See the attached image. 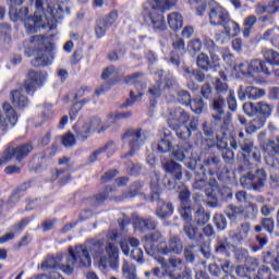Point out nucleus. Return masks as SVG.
<instances>
[{
  "label": "nucleus",
  "instance_id": "f257e3e1",
  "mask_svg": "<svg viewBox=\"0 0 279 279\" xmlns=\"http://www.w3.org/2000/svg\"><path fill=\"white\" fill-rule=\"evenodd\" d=\"M9 5V16L13 23H19L21 21L24 23V27H26L27 34H36L40 27L43 29H56L58 25H56V15H53V10L49 8V4H46L48 10L47 12L38 13V11L34 12V15L29 14V8L22 7L20 9L19 5H23V0H7Z\"/></svg>",
  "mask_w": 279,
  "mask_h": 279
},
{
  "label": "nucleus",
  "instance_id": "f03ea898",
  "mask_svg": "<svg viewBox=\"0 0 279 279\" xmlns=\"http://www.w3.org/2000/svg\"><path fill=\"white\" fill-rule=\"evenodd\" d=\"M88 250L90 253H88ZM105 250L109 256L110 267L117 269L119 267V247L112 242H109L106 246L101 240H90L85 245L76 246L75 251H71V258L77 267H90V254L99 258L104 255Z\"/></svg>",
  "mask_w": 279,
  "mask_h": 279
},
{
  "label": "nucleus",
  "instance_id": "7ed1b4c3",
  "mask_svg": "<svg viewBox=\"0 0 279 279\" xmlns=\"http://www.w3.org/2000/svg\"><path fill=\"white\" fill-rule=\"evenodd\" d=\"M264 60L253 59L248 63H241L240 71L242 75H274V68L279 66V52L274 49H263Z\"/></svg>",
  "mask_w": 279,
  "mask_h": 279
},
{
  "label": "nucleus",
  "instance_id": "20e7f679",
  "mask_svg": "<svg viewBox=\"0 0 279 279\" xmlns=\"http://www.w3.org/2000/svg\"><path fill=\"white\" fill-rule=\"evenodd\" d=\"M179 215H181V219L185 222L183 225V232L190 241H197V231L199 229L193 223V201H191V190L189 187H184L179 192Z\"/></svg>",
  "mask_w": 279,
  "mask_h": 279
},
{
  "label": "nucleus",
  "instance_id": "39448f33",
  "mask_svg": "<svg viewBox=\"0 0 279 279\" xmlns=\"http://www.w3.org/2000/svg\"><path fill=\"white\" fill-rule=\"evenodd\" d=\"M122 141L128 143L130 150L122 158L135 156L147 141V134L141 128H130L122 135Z\"/></svg>",
  "mask_w": 279,
  "mask_h": 279
},
{
  "label": "nucleus",
  "instance_id": "423d86ee",
  "mask_svg": "<svg viewBox=\"0 0 279 279\" xmlns=\"http://www.w3.org/2000/svg\"><path fill=\"white\" fill-rule=\"evenodd\" d=\"M145 80V73L143 72H135L131 75H128L124 77L125 84L129 86H136L137 94H135L134 90L130 92V97L126 99V101L122 105V108H130L136 104V101H141L143 99V96L145 95L143 90L147 88V85L143 82Z\"/></svg>",
  "mask_w": 279,
  "mask_h": 279
},
{
  "label": "nucleus",
  "instance_id": "0eeeda50",
  "mask_svg": "<svg viewBox=\"0 0 279 279\" xmlns=\"http://www.w3.org/2000/svg\"><path fill=\"white\" fill-rule=\"evenodd\" d=\"M99 125H101L100 118L92 117L88 120L80 119L76 124L72 126L75 134H71V146L73 147V145H75V138L86 141L88 134L97 132Z\"/></svg>",
  "mask_w": 279,
  "mask_h": 279
},
{
  "label": "nucleus",
  "instance_id": "6e6552de",
  "mask_svg": "<svg viewBox=\"0 0 279 279\" xmlns=\"http://www.w3.org/2000/svg\"><path fill=\"white\" fill-rule=\"evenodd\" d=\"M267 183V171L260 168L255 173L246 172L240 178V184L247 191H260Z\"/></svg>",
  "mask_w": 279,
  "mask_h": 279
},
{
  "label": "nucleus",
  "instance_id": "1a4fd4ad",
  "mask_svg": "<svg viewBox=\"0 0 279 279\" xmlns=\"http://www.w3.org/2000/svg\"><path fill=\"white\" fill-rule=\"evenodd\" d=\"M34 150L32 144H22L17 147H9L4 150L3 156L0 158V165H5V162H21L24 158H27L29 154Z\"/></svg>",
  "mask_w": 279,
  "mask_h": 279
},
{
  "label": "nucleus",
  "instance_id": "9d476101",
  "mask_svg": "<svg viewBox=\"0 0 279 279\" xmlns=\"http://www.w3.org/2000/svg\"><path fill=\"white\" fill-rule=\"evenodd\" d=\"M243 112H245L247 117H262L263 119H269V117H271V112H274V105H269L266 101H259L257 104L245 102L243 105Z\"/></svg>",
  "mask_w": 279,
  "mask_h": 279
},
{
  "label": "nucleus",
  "instance_id": "9b49d317",
  "mask_svg": "<svg viewBox=\"0 0 279 279\" xmlns=\"http://www.w3.org/2000/svg\"><path fill=\"white\" fill-rule=\"evenodd\" d=\"M47 80V73L41 71L29 70L27 73V78L22 85V90H25L27 95H34L36 88H40L45 81Z\"/></svg>",
  "mask_w": 279,
  "mask_h": 279
},
{
  "label": "nucleus",
  "instance_id": "f8f14e48",
  "mask_svg": "<svg viewBox=\"0 0 279 279\" xmlns=\"http://www.w3.org/2000/svg\"><path fill=\"white\" fill-rule=\"evenodd\" d=\"M150 202H157L155 215L158 219L167 221V219L173 217V213L175 210L173 203L160 198V193L151 194Z\"/></svg>",
  "mask_w": 279,
  "mask_h": 279
},
{
  "label": "nucleus",
  "instance_id": "ddd939ff",
  "mask_svg": "<svg viewBox=\"0 0 279 279\" xmlns=\"http://www.w3.org/2000/svg\"><path fill=\"white\" fill-rule=\"evenodd\" d=\"M2 110H0V130L1 132H8V129L14 128L16 121H19V116L10 102H4L2 105Z\"/></svg>",
  "mask_w": 279,
  "mask_h": 279
},
{
  "label": "nucleus",
  "instance_id": "4468645a",
  "mask_svg": "<svg viewBox=\"0 0 279 279\" xmlns=\"http://www.w3.org/2000/svg\"><path fill=\"white\" fill-rule=\"evenodd\" d=\"M53 51H56V45L49 44L44 50H38L36 58L31 61L32 66H49L53 62Z\"/></svg>",
  "mask_w": 279,
  "mask_h": 279
},
{
  "label": "nucleus",
  "instance_id": "2eb2a0df",
  "mask_svg": "<svg viewBox=\"0 0 279 279\" xmlns=\"http://www.w3.org/2000/svg\"><path fill=\"white\" fill-rule=\"evenodd\" d=\"M189 119H191L189 112H186V110H184L183 108L179 107L170 110L167 121L171 130H180V128H182L184 123H189Z\"/></svg>",
  "mask_w": 279,
  "mask_h": 279
},
{
  "label": "nucleus",
  "instance_id": "dca6fc26",
  "mask_svg": "<svg viewBox=\"0 0 279 279\" xmlns=\"http://www.w3.org/2000/svg\"><path fill=\"white\" fill-rule=\"evenodd\" d=\"M145 244H144V250L148 256H153L155 260H158L160 256H158L161 252V247L154 243H158L160 239H162V233L160 231H155L150 234L145 235Z\"/></svg>",
  "mask_w": 279,
  "mask_h": 279
},
{
  "label": "nucleus",
  "instance_id": "f3484780",
  "mask_svg": "<svg viewBox=\"0 0 279 279\" xmlns=\"http://www.w3.org/2000/svg\"><path fill=\"white\" fill-rule=\"evenodd\" d=\"M132 223L135 230L140 232H147L158 228V220L154 217L143 218L136 214L132 215Z\"/></svg>",
  "mask_w": 279,
  "mask_h": 279
},
{
  "label": "nucleus",
  "instance_id": "a211bd4d",
  "mask_svg": "<svg viewBox=\"0 0 279 279\" xmlns=\"http://www.w3.org/2000/svg\"><path fill=\"white\" fill-rule=\"evenodd\" d=\"M238 98L240 101H246L251 99L252 101H256V99H260V97H265V89H260L254 86H242L240 85L236 92Z\"/></svg>",
  "mask_w": 279,
  "mask_h": 279
},
{
  "label": "nucleus",
  "instance_id": "6ab92c4d",
  "mask_svg": "<svg viewBox=\"0 0 279 279\" xmlns=\"http://www.w3.org/2000/svg\"><path fill=\"white\" fill-rule=\"evenodd\" d=\"M161 169H163L166 175H170L172 180H182V165L178 163L173 159L161 158Z\"/></svg>",
  "mask_w": 279,
  "mask_h": 279
},
{
  "label": "nucleus",
  "instance_id": "aec40b11",
  "mask_svg": "<svg viewBox=\"0 0 279 279\" xmlns=\"http://www.w3.org/2000/svg\"><path fill=\"white\" fill-rule=\"evenodd\" d=\"M221 165L223 162L221 161V156H219L216 153H206L204 160H203V167L206 169L209 173V175H215V173H218L219 170L221 169Z\"/></svg>",
  "mask_w": 279,
  "mask_h": 279
},
{
  "label": "nucleus",
  "instance_id": "412c9836",
  "mask_svg": "<svg viewBox=\"0 0 279 279\" xmlns=\"http://www.w3.org/2000/svg\"><path fill=\"white\" fill-rule=\"evenodd\" d=\"M184 252V243L178 235H171L166 246L161 247L160 254H182Z\"/></svg>",
  "mask_w": 279,
  "mask_h": 279
},
{
  "label": "nucleus",
  "instance_id": "4be33fe9",
  "mask_svg": "<svg viewBox=\"0 0 279 279\" xmlns=\"http://www.w3.org/2000/svg\"><path fill=\"white\" fill-rule=\"evenodd\" d=\"M251 226L250 222H243L238 228V231H230L229 238L234 245H243L244 241H247L250 234Z\"/></svg>",
  "mask_w": 279,
  "mask_h": 279
},
{
  "label": "nucleus",
  "instance_id": "5701e85b",
  "mask_svg": "<svg viewBox=\"0 0 279 279\" xmlns=\"http://www.w3.org/2000/svg\"><path fill=\"white\" fill-rule=\"evenodd\" d=\"M229 17L230 13H228V11L221 7L211 9L209 13L210 25H214L215 27H222Z\"/></svg>",
  "mask_w": 279,
  "mask_h": 279
},
{
  "label": "nucleus",
  "instance_id": "b1692460",
  "mask_svg": "<svg viewBox=\"0 0 279 279\" xmlns=\"http://www.w3.org/2000/svg\"><path fill=\"white\" fill-rule=\"evenodd\" d=\"M148 23H150L153 29L165 32L167 29V23L165 22V15L160 11H149L148 12Z\"/></svg>",
  "mask_w": 279,
  "mask_h": 279
},
{
  "label": "nucleus",
  "instance_id": "393cba45",
  "mask_svg": "<svg viewBox=\"0 0 279 279\" xmlns=\"http://www.w3.org/2000/svg\"><path fill=\"white\" fill-rule=\"evenodd\" d=\"M211 109L214 112L211 113V117L214 121H221V117L226 114V98L223 96L219 95L218 97L211 98Z\"/></svg>",
  "mask_w": 279,
  "mask_h": 279
},
{
  "label": "nucleus",
  "instance_id": "a878e982",
  "mask_svg": "<svg viewBox=\"0 0 279 279\" xmlns=\"http://www.w3.org/2000/svg\"><path fill=\"white\" fill-rule=\"evenodd\" d=\"M58 141L61 142V145H63V147H71V131H68L61 136L54 137V143L49 149V155L45 154L43 160H45V158H53V156L58 153Z\"/></svg>",
  "mask_w": 279,
  "mask_h": 279
},
{
  "label": "nucleus",
  "instance_id": "bb28decb",
  "mask_svg": "<svg viewBox=\"0 0 279 279\" xmlns=\"http://www.w3.org/2000/svg\"><path fill=\"white\" fill-rule=\"evenodd\" d=\"M222 27H223L222 34H225L227 38H235V36L241 34V27L239 26V23H236L230 17L222 25Z\"/></svg>",
  "mask_w": 279,
  "mask_h": 279
},
{
  "label": "nucleus",
  "instance_id": "cd10ccee",
  "mask_svg": "<svg viewBox=\"0 0 279 279\" xmlns=\"http://www.w3.org/2000/svg\"><path fill=\"white\" fill-rule=\"evenodd\" d=\"M172 156L179 162H184V160H186V158H190L191 156H193V147H191V146H175L172 149Z\"/></svg>",
  "mask_w": 279,
  "mask_h": 279
},
{
  "label": "nucleus",
  "instance_id": "c85d7f7f",
  "mask_svg": "<svg viewBox=\"0 0 279 279\" xmlns=\"http://www.w3.org/2000/svg\"><path fill=\"white\" fill-rule=\"evenodd\" d=\"M196 64L198 69H202V71H209V69L219 68V62L210 61V58H208V54L204 52L198 54Z\"/></svg>",
  "mask_w": 279,
  "mask_h": 279
},
{
  "label": "nucleus",
  "instance_id": "c756f323",
  "mask_svg": "<svg viewBox=\"0 0 279 279\" xmlns=\"http://www.w3.org/2000/svg\"><path fill=\"white\" fill-rule=\"evenodd\" d=\"M11 101L14 108H19L20 110H23V108L29 104V99H27L19 89L11 92Z\"/></svg>",
  "mask_w": 279,
  "mask_h": 279
},
{
  "label": "nucleus",
  "instance_id": "7c9ffc66",
  "mask_svg": "<svg viewBox=\"0 0 279 279\" xmlns=\"http://www.w3.org/2000/svg\"><path fill=\"white\" fill-rule=\"evenodd\" d=\"M157 263L161 265V269L165 271L166 276L169 279H180V269L179 268H171L165 257H158Z\"/></svg>",
  "mask_w": 279,
  "mask_h": 279
},
{
  "label": "nucleus",
  "instance_id": "2f4dec72",
  "mask_svg": "<svg viewBox=\"0 0 279 279\" xmlns=\"http://www.w3.org/2000/svg\"><path fill=\"white\" fill-rule=\"evenodd\" d=\"M204 45L210 56L211 62H219V54L221 53L219 46L210 38H205Z\"/></svg>",
  "mask_w": 279,
  "mask_h": 279
},
{
  "label": "nucleus",
  "instance_id": "473e14b6",
  "mask_svg": "<svg viewBox=\"0 0 279 279\" xmlns=\"http://www.w3.org/2000/svg\"><path fill=\"white\" fill-rule=\"evenodd\" d=\"M56 180H59V186H64V184H68L69 180H71V172H69V168L56 170L50 178V182H56Z\"/></svg>",
  "mask_w": 279,
  "mask_h": 279
},
{
  "label": "nucleus",
  "instance_id": "72a5a7b5",
  "mask_svg": "<svg viewBox=\"0 0 279 279\" xmlns=\"http://www.w3.org/2000/svg\"><path fill=\"white\" fill-rule=\"evenodd\" d=\"M144 182L142 181H135L133 184H131L128 189V191H124L122 193L121 198L122 199H132V197H136L141 191H143Z\"/></svg>",
  "mask_w": 279,
  "mask_h": 279
},
{
  "label": "nucleus",
  "instance_id": "f704fd0d",
  "mask_svg": "<svg viewBox=\"0 0 279 279\" xmlns=\"http://www.w3.org/2000/svg\"><path fill=\"white\" fill-rule=\"evenodd\" d=\"M149 12H162L163 10H169L170 8H173L175 5V2L169 1V0H151Z\"/></svg>",
  "mask_w": 279,
  "mask_h": 279
},
{
  "label": "nucleus",
  "instance_id": "c9c22d12",
  "mask_svg": "<svg viewBox=\"0 0 279 279\" xmlns=\"http://www.w3.org/2000/svg\"><path fill=\"white\" fill-rule=\"evenodd\" d=\"M194 221L196 226H206L210 221V213H206V209L201 205L194 213Z\"/></svg>",
  "mask_w": 279,
  "mask_h": 279
},
{
  "label": "nucleus",
  "instance_id": "e433bc0d",
  "mask_svg": "<svg viewBox=\"0 0 279 279\" xmlns=\"http://www.w3.org/2000/svg\"><path fill=\"white\" fill-rule=\"evenodd\" d=\"M168 25L173 32H178V29H182L184 25V19L180 13H170L168 15Z\"/></svg>",
  "mask_w": 279,
  "mask_h": 279
},
{
  "label": "nucleus",
  "instance_id": "4c0bfd02",
  "mask_svg": "<svg viewBox=\"0 0 279 279\" xmlns=\"http://www.w3.org/2000/svg\"><path fill=\"white\" fill-rule=\"evenodd\" d=\"M239 147L242 151L244 162L250 163V151L254 147V142L250 138L239 140Z\"/></svg>",
  "mask_w": 279,
  "mask_h": 279
},
{
  "label": "nucleus",
  "instance_id": "58836bf2",
  "mask_svg": "<svg viewBox=\"0 0 279 279\" xmlns=\"http://www.w3.org/2000/svg\"><path fill=\"white\" fill-rule=\"evenodd\" d=\"M189 108H191L194 114H203L204 110H206V102H204L202 96H197L191 100Z\"/></svg>",
  "mask_w": 279,
  "mask_h": 279
},
{
  "label": "nucleus",
  "instance_id": "ea45409f",
  "mask_svg": "<svg viewBox=\"0 0 279 279\" xmlns=\"http://www.w3.org/2000/svg\"><path fill=\"white\" fill-rule=\"evenodd\" d=\"M172 149L173 143L169 140V134L165 133L163 137L157 143V151L159 154H169Z\"/></svg>",
  "mask_w": 279,
  "mask_h": 279
},
{
  "label": "nucleus",
  "instance_id": "a19ab883",
  "mask_svg": "<svg viewBox=\"0 0 279 279\" xmlns=\"http://www.w3.org/2000/svg\"><path fill=\"white\" fill-rule=\"evenodd\" d=\"M264 151H266L269 156H278L279 154V136L276 140H268L263 145Z\"/></svg>",
  "mask_w": 279,
  "mask_h": 279
},
{
  "label": "nucleus",
  "instance_id": "79ce46f5",
  "mask_svg": "<svg viewBox=\"0 0 279 279\" xmlns=\"http://www.w3.org/2000/svg\"><path fill=\"white\" fill-rule=\"evenodd\" d=\"M195 250H197V245L193 243L184 246L183 256L187 265H195Z\"/></svg>",
  "mask_w": 279,
  "mask_h": 279
},
{
  "label": "nucleus",
  "instance_id": "37998d69",
  "mask_svg": "<svg viewBox=\"0 0 279 279\" xmlns=\"http://www.w3.org/2000/svg\"><path fill=\"white\" fill-rule=\"evenodd\" d=\"M60 263H62L61 256H48L43 263H41V269L43 271H47V269H58L60 267Z\"/></svg>",
  "mask_w": 279,
  "mask_h": 279
},
{
  "label": "nucleus",
  "instance_id": "c03bdc74",
  "mask_svg": "<svg viewBox=\"0 0 279 279\" xmlns=\"http://www.w3.org/2000/svg\"><path fill=\"white\" fill-rule=\"evenodd\" d=\"M243 207H239L233 204L227 206L225 209V215L228 217L229 221H236L239 215H243Z\"/></svg>",
  "mask_w": 279,
  "mask_h": 279
},
{
  "label": "nucleus",
  "instance_id": "a18cd8bd",
  "mask_svg": "<svg viewBox=\"0 0 279 279\" xmlns=\"http://www.w3.org/2000/svg\"><path fill=\"white\" fill-rule=\"evenodd\" d=\"M114 146V142H108L105 146L94 150L87 158L88 162L90 165H93V162H97V159L99 158V156H101V154H106V151L108 149H110V147Z\"/></svg>",
  "mask_w": 279,
  "mask_h": 279
},
{
  "label": "nucleus",
  "instance_id": "49530a36",
  "mask_svg": "<svg viewBox=\"0 0 279 279\" xmlns=\"http://www.w3.org/2000/svg\"><path fill=\"white\" fill-rule=\"evenodd\" d=\"M279 185V162L274 161L270 167V186L272 189H278Z\"/></svg>",
  "mask_w": 279,
  "mask_h": 279
},
{
  "label": "nucleus",
  "instance_id": "de8ad7c7",
  "mask_svg": "<svg viewBox=\"0 0 279 279\" xmlns=\"http://www.w3.org/2000/svg\"><path fill=\"white\" fill-rule=\"evenodd\" d=\"M118 75L119 71H117L114 65H109L104 70L101 78L108 81L109 84H114V81L117 80Z\"/></svg>",
  "mask_w": 279,
  "mask_h": 279
},
{
  "label": "nucleus",
  "instance_id": "09e8293b",
  "mask_svg": "<svg viewBox=\"0 0 279 279\" xmlns=\"http://www.w3.org/2000/svg\"><path fill=\"white\" fill-rule=\"evenodd\" d=\"M213 222L220 232L228 228V219L223 214L216 213L213 217Z\"/></svg>",
  "mask_w": 279,
  "mask_h": 279
},
{
  "label": "nucleus",
  "instance_id": "8fccbe9b",
  "mask_svg": "<svg viewBox=\"0 0 279 279\" xmlns=\"http://www.w3.org/2000/svg\"><path fill=\"white\" fill-rule=\"evenodd\" d=\"M193 98L191 97V93L189 90L181 89L177 92V101L181 104V106H191V101Z\"/></svg>",
  "mask_w": 279,
  "mask_h": 279
},
{
  "label": "nucleus",
  "instance_id": "3c124183",
  "mask_svg": "<svg viewBox=\"0 0 279 279\" xmlns=\"http://www.w3.org/2000/svg\"><path fill=\"white\" fill-rule=\"evenodd\" d=\"M219 121L213 120L211 123L204 122L203 123V134L206 136V138H213L215 137V132L217 131V124Z\"/></svg>",
  "mask_w": 279,
  "mask_h": 279
},
{
  "label": "nucleus",
  "instance_id": "603ef678",
  "mask_svg": "<svg viewBox=\"0 0 279 279\" xmlns=\"http://www.w3.org/2000/svg\"><path fill=\"white\" fill-rule=\"evenodd\" d=\"M220 154L226 165H234L235 162L234 150H232L230 147L223 148L220 146Z\"/></svg>",
  "mask_w": 279,
  "mask_h": 279
},
{
  "label": "nucleus",
  "instance_id": "864d4df0",
  "mask_svg": "<svg viewBox=\"0 0 279 279\" xmlns=\"http://www.w3.org/2000/svg\"><path fill=\"white\" fill-rule=\"evenodd\" d=\"M185 167L193 171L196 175H206V168L203 165H197V160L192 159L185 162Z\"/></svg>",
  "mask_w": 279,
  "mask_h": 279
},
{
  "label": "nucleus",
  "instance_id": "5fc2aeb1",
  "mask_svg": "<svg viewBox=\"0 0 279 279\" xmlns=\"http://www.w3.org/2000/svg\"><path fill=\"white\" fill-rule=\"evenodd\" d=\"M122 274L126 279H136V266L124 262L122 265Z\"/></svg>",
  "mask_w": 279,
  "mask_h": 279
},
{
  "label": "nucleus",
  "instance_id": "6e6d98bb",
  "mask_svg": "<svg viewBox=\"0 0 279 279\" xmlns=\"http://www.w3.org/2000/svg\"><path fill=\"white\" fill-rule=\"evenodd\" d=\"M266 121L267 119L262 117L253 119L247 128V132L252 133L257 132V130H263V128H265Z\"/></svg>",
  "mask_w": 279,
  "mask_h": 279
},
{
  "label": "nucleus",
  "instance_id": "4d7b16f0",
  "mask_svg": "<svg viewBox=\"0 0 279 279\" xmlns=\"http://www.w3.org/2000/svg\"><path fill=\"white\" fill-rule=\"evenodd\" d=\"M256 245L253 246V252H259V250H265V245L269 243V238L267 234L259 233L255 235Z\"/></svg>",
  "mask_w": 279,
  "mask_h": 279
},
{
  "label": "nucleus",
  "instance_id": "13d9d810",
  "mask_svg": "<svg viewBox=\"0 0 279 279\" xmlns=\"http://www.w3.org/2000/svg\"><path fill=\"white\" fill-rule=\"evenodd\" d=\"M219 123L221 133L223 136H226V132H228V130H230V125H232V116L230 114V112L222 114L221 121Z\"/></svg>",
  "mask_w": 279,
  "mask_h": 279
},
{
  "label": "nucleus",
  "instance_id": "bf43d9fd",
  "mask_svg": "<svg viewBox=\"0 0 279 279\" xmlns=\"http://www.w3.org/2000/svg\"><path fill=\"white\" fill-rule=\"evenodd\" d=\"M187 51L191 53V56H196V53H199V51H202V40L198 38L190 40L187 44Z\"/></svg>",
  "mask_w": 279,
  "mask_h": 279
},
{
  "label": "nucleus",
  "instance_id": "052dcab7",
  "mask_svg": "<svg viewBox=\"0 0 279 279\" xmlns=\"http://www.w3.org/2000/svg\"><path fill=\"white\" fill-rule=\"evenodd\" d=\"M160 182V173L153 171L150 173V190H151V195L155 193H159L160 195V187L158 186Z\"/></svg>",
  "mask_w": 279,
  "mask_h": 279
},
{
  "label": "nucleus",
  "instance_id": "680f3d73",
  "mask_svg": "<svg viewBox=\"0 0 279 279\" xmlns=\"http://www.w3.org/2000/svg\"><path fill=\"white\" fill-rule=\"evenodd\" d=\"M22 3H25L26 5H35L36 11L38 14H43L45 11V3H47V0H22Z\"/></svg>",
  "mask_w": 279,
  "mask_h": 279
},
{
  "label": "nucleus",
  "instance_id": "e2e57ef3",
  "mask_svg": "<svg viewBox=\"0 0 279 279\" xmlns=\"http://www.w3.org/2000/svg\"><path fill=\"white\" fill-rule=\"evenodd\" d=\"M198 252H201L202 256L206 258V260H210L213 258V251L210 248V243L202 242L198 244Z\"/></svg>",
  "mask_w": 279,
  "mask_h": 279
},
{
  "label": "nucleus",
  "instance_id": "0e129e2a",
  "mask_svg": "<svg viewBox=\"0 0 279 279\" xmlns=\"http://www.w3.org/2000/svg\"><path fill=\"white\" fill-rule=\"evenodd\" d=\"M108 25L104 23V20L98 19L96 21V26H95V34L97 38H104L106 36V31L108 29Z\"/></svg>",
  "mask_w": 279,
  "mask_h": 279
},
{
  "label": "nucleus",
  "instance_id": "69168bd1",
  "mask_svg": "<svg viewBox=\"0 0 279 279\" xmlns=\"http://www.w3.org/2000/svg\"><path fill=\"white\" fill-rule=\"evenodd\" d=\"M260 223L268 234H274V230L276 228V221H274V218H262Z\"/></svg>",
  "mask_w": 279,
  "mask_h": 279
},
{
  "label": "nucleus",
  "instance_id": "338daca9",
  "mask_svg": "<svg viewBox=\"0 0 279 279\" xmlns=\"http://www.w3.org/2000/svg\"><path fill=\"white\" fill-rule=\"evenodd\" d=\"M201 97H203V99H213V86L210 83H205L202 85Z\"/></svg>",
  "mask_w": 279,
  "mask_h": 279
},
{
  "label": "nucleus",
  "instance_id": "774afa93",
  "mask_svg": "<svg viewBox=\"0 0 279 279\" xmlns=\"http://www.w3.org/2000/svg\"><path fill=\"white\" fill-rule=\"evenodd\" d=\"M254 279H271V268L262 266Z\"/></svg>",
  "mask_w": 279,
  "mask_h": 279
}]
</instances>
